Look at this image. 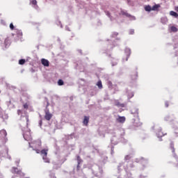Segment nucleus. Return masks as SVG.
Segmentation results:
<instances>
[{"label":"nucleus","instance_id":"1","mask_svg":"<svg viewBox=\"0 0 178 178\" xmlns=\"http://www.w3.org/2000/svg\"><path fill=\"white\" fill-rule=\"evenodd\" d=\"M32 147L33 148H41V140H34L32 142Z\"/></svg>","mask_w":178,"mask_h":178},{"label":"nucleus","instance_id":"2","mask_svg":"<svg viewBox=\"0 0 178 178\" xmlns=\"http://www.w3.org/2000/svg\"><path fill=\"white\" fill-rule=\"evenodd\" d=\"M116 120L118 123H124L126 122V117L118 116Z\"/></svg>","mask_w":178,"mask_h":178},{"label":"nucleus","instance_id":"3","mask_svg":"<svg viewBox=\"0 0 178 178\" xmlns=\"http://www.w3.org/2000/svg\"><path fill=\"white\" fill-rule=\"evenodd\" d=\"M41 63L43 65V66H46V67H48L49 66V61L45 58H42L41 60Z\"/></svg>","mask_w":178,"mask_h":178},{"label":"nucleus","instance_id":"4","mask_svg":"<svg viewBox=\"0 0 178 178\" xmlns=\"http://www.w3.org/2000/svg\"><path fill=\"white\" fill-rule=\"evenodd\" d=\"M44 119L46 120H51V119H52V115L50 113L49 111H46L45 115H44Z\"/></svg>","mask_w":178,"mask_h":178},{"label":"nucleus","instance_id":"5","mask_svg":"<svg viewBox=\"0 0 178 178\" xmlns=\"http://www.w3.org/2000/svg\"><path fill=\"white\" fill-rule=\"evenodd\" d=\"M90 122V117L84 116L83 123L84 126H88V122Z\"/></svg>","mask_w":178,"mask_h":178},{"label":"nucleus","instance_id":"6","mask_svg":"<svg viewBox=\"0 0 178 178\" xmlns=\"http://www.w3.org/2000/svg\"><path fill=\"white\" fill-rule=\"evenodd\" d=\"M125 52L127 54L126 60H129V58H130V55H131V50H130L129 49H127L125 50Z\"/></svg>","mask_w":178,"mask_h":178},{"label":"nucleus","instance_id":"7","mask_svg":"<svg viewBox=\"0 0 178 178\" xmlns=\"http://www.w3.org/2000/svg\"><path fill=\"white\" fill-rule=\"evenodd\" d=\"M156 136L159 138H161V137H163V136H165V134H163L162 130L159 129L156 133Z\"/></svg>","mask_w":178,"mask_h":178},{"label":"nucleus","instance_id":"8","mask_svg":"<svg viewBox=\"0 0 178 178\" xmlns=\"http://www.w3.org/2000/svg\"><path fill=\"white\" fill-rule=\"evenodd\" d=\"M137 77H138L137 72H134L131 75V80H137Z\"/></svg>","mask_w":178,"mask_h":178},{"label":"nucleus","instance_id":"9","mask_svg":"<svg viewBox=\"0 0 178 178\" xmlns=\"http://www.w3.org/2000/svg\"><path fill=\"white\" fill-rule=\"evenodd\" d=\"M41 155H43V156H48V149H42L40 151Z\"/></svg>","mask_w":178,"mask_h":178},{"label":"nucleus","instance_id":"10","mask_svg":"<svg viewBox=\"0 0 178 178\" xmlns=\"http://www.w3.org/2000/svg\"><path fill=\"white\" fill-rule=\"evenodd\" d=\"M161 8V5L159 4H155L154 6H152V10H158Z\"/></svg>","mask_w":178,"mask_h":178},{"label":"nucleus","instance_id":"11","mask_svg":"<svg viewBox=\"0 0 178 178\" xmlns=\"http://www.w3.org/2000/svg\"><path fill=\"white\" fill-rule=\"evenodd\" d=\"M13 173H16L17 175H20V173H22V171L19 170L17 168H13Z\"/></svg>","mask_w":178,"mask_h":178},{"label":"nucleus","instance_id":"12","mask_svg":"<svg viewBox=\"0 0 178 178\" xmlns=\"http://www.w3.org/2000/svg\"><path fill=\"white\" fill-rule=\"evenodd\" d=\"M145 10L146 12H151V10H152V8L151 7V6L148 5V6H145Z\"/></svg>","mask_w":178,"mask_h":178},{"label":"nucleus","instance_id":"13","mask_svg":"<svg viewBox=\"0 0 178 178\" xmlns=\"http://www.w3.org/2000/svg\"><path fill=\"white\" fill-rule=\"evenodd\" d=\"M107 86H108V88H110L111 90H112V88H113V84L112 83V81H107Z\"/></svg>","mask_w":178,"mask_h":178},{"label":"nucleus","instance_id":"14","mask_svg":"<svg viewBox=\"0 0 178 178\" xmlns=\"http://www.w3.org/2000/svg\"><path fill=\"white\" fill-rule=\"evenodd\" d=\"M15 30H16L17 37H22V35H23V33L22 32L21 30H19V29H15Z\"/></svg>","mask_w":178,"mask_h":178},{"label":"nucleus","instance_id":"15","mask_svg":"<svg viewBox=\"0 0 178 178\" xmlns=\"http://www.w3.org/2000/svg\"><path fill=\"white\" fill-rule=\"evenodd\" d=\"M170 15L171 16H174V17H178V14L177 13L175 12V11H170Z\"/></svg>","mask_w":178,"mask_h":178},{"label":"nucleus","instance_id":"16","mask_svg":"<svg viewBox=\"0 0 178 178\" xmlns=\"http://www.w3.org/2000/svg\"><path fill=\"white\" fill-rule=\"evenodd\" d=\"M42 159L44 161L45 163H49V159L47 156H42Z\"/></svg>","mask_w":178,"mask_h":178},{"label":"nucleus","instance_id":"17","mask_svg":"<svg viewBox=\"0 0 178 178\" xmlns=\"http://www.w3.org/2000/svg\"><path fill=\"white\" fill-rule=\"evenodd\" d=\"M76 161H77V163H79V165H80V163H81V162H83V160L81 159V157H80V156H76Z\"/></svg>","mask_w":178,"mask_h":178},{"label":"nucleus","instance_id":"18","mask_svg":"<svg viewBox=\"0 0 178 178\" xmlns=\"http://www.w3.org/2000/svg\"><path fill=\"white\" fill-rule=\"evenodd\" d=\"M170 148H171V151H172V154H174V155H176V154H175V145H173V144H171V145H170Z\"/></svg>","mask_w":178,"mask_h":178},{"label":"nucleus","instance_id":"19","mask_svg":"<svg viewBox=\"0 0 178 178\" xmlns=\"http://www.w3.org/2000/svg\"><path fill=\"white\" fill-rule=\"evenodd\" d=\"M97 87L99 88H102V81H99L98 82H97Z\"/></svg>","mask_w":178,"mask_h":178},{"label":"nucleus","instance_id":"20","mask_svg":"<svg viewBox=\"0 0 178 178\" xmlns=\"http://www.w3.org/2000/svg\"><path fill=\"white\" fill-rule=\"evenodd\" d=\"M63 84H65V82H63V80L59 79V80L58 81V86H63Z\"/></svg>","mask_w":178,"mask_h":178},{"label":"nucleus","instance_id":"21","mask_svg":"<svg viewBox=\"0 0 178 178\" xmlns=\"http://www.w3.org/2000/svg\"><path fill=\"white\" fill-rule=\"evenodd\" d=\"M178 29L176 28V26H171V31H173V33H177Z\"/></svg>","mask_w":178,"mask_h":178},{"label":"nucleus","instance_id":"22","mask_svg":"<svg viewBox=\"0 0 178 178\" xmlns=\"http://www.w3.org/2000/svg\"><path fill=\"white\" fill-rule=\"evenodd\" d=\"M25 63H26V60H24V59H21L19 60V65H24Z\"/></svg>","mask_w":178,"mask_h":178},{"label":"nucleus","instance_id":"23","mask_svg":"<svg viewBox=\"0 0 178 178\" xmlns=\"http://www.w3.org/2000/svg\"><path fill=\"white\" fill-rule=\"evenodd\" d=\"M125 161H130V159H131V156H130V155H127L124 157Z\"/></svg>","mask_w":178,"mask_h":178},{"label":"nucleus","instance_id":"24","mask_svg":"<svg viewBox=\"0 0 178 178\" xmlns=\"http://www.w3.org/2000/svg\"><path fill=\"white\" fill-rule=\"evenodd\" d=\"M31 5H34V6H35V5H37V0L31 1Z\"/></svg>","mask_w":178,"mask_h":178},{"label":"nucleus","instance_id":"25","mask_svg":"<svg viewBox=\"0 0 178 178\" xmlns=\"http://www.w3.org/2000/svg\"><path fill=\"white\" fill-rule=\"evenodd\" d=\"M25 119L26 120V126H29V115H26Z\"/></svg>","mask_w":178,"mask_h":178},{"label":"nucleus","instance_id":"26","mask_svg":"<svg viewBox=\"0 0 178 178\" xmlns=\"http://www.w3.org/2000/svg\"><path fill=\"white\" fill-rule=\"evenodd\" d=\"M10 30H15V26H13V23L10 24Z\"/></svg>","mask_w":178,"mask_h":178},{"label":"nucleus","instance_id":"27","mask_svg":"<svg viewBox=\"0 0 178 178\" xmlns=\"http://www.w3.org/2000/svg\"><path fill=\"white\" fill-rule=\"evenodd\" d=\"M1 133H2L3 135H4V136L5 137H6V136H7V133H6V130H2V131H1Z\"/></svg>","mask_w":178,"mask_h":178},{"label":"nucleus","instance_id":"28","mask_svg":"<svg viewBox=\"0 0 178 178\" xmlns=\"http://www.w3.org/2000/svg\"><path fill=\"white\" fill-rule=\"evenodd\" d=\"M23 106L24 109H29V104H27V103L24 104Z\"/></svg>","mask_w":178,"mask_h":178},{"label":"nucleus","instance_id":"29","mask_svg":"<svg viewBox=\"0 0 178 178\" xmlns=\"http://www.w3.org/2000/svg\"><path fill=\"white\" fill-rule=\"evenodd\" d=\"M50 178H56V175H55V173L50 174Z\"/></svg>","mask_w":178,"mask_h":178},{"label":"nucleus","instance_id":"30","mask_svg":"<svg viewBox=\"0 0 178 178\" xmlns=\"http://www.w3.org/2000/svg\"><path fill=\"white\" fill-rule=\"evenodd\" d=\"M34 151H35L36 154H40V152H41V151L38 149V148H35Z\"/></svg>","mask_w":178,"mask_h":178},{"label":"nucleus","instance_id":"31","mask_svg":"<svg viewBox=\"0 0 178 178\" xmlns=\"http://www.w3.org/2000/svg\"><path fill=\"white\" fill-rule=\"evenodd\" d=\"M165 108H168L169 106V102H165Z\"/></svg>","mask_w":178,"mask_h":178},{"label":"nucleus","instance_id":"32","mask_svg":"<svg viewBox=\"0 0 178 178\" xmlns=\"http://www.w3.org/2000/svg\"><path fill=\"white\" fill-rule=\"evenodd\" d=\"M76 170L79 171L80 170V164H77V166H76Z\"/></svg>","mask_w":178,"mask_h":178},{"label":"nucleus","instance_id":"33","mask_svg":"<svg viewBox=\"0 0 178 178\" xmlns=\"http://www.w3.org/2000/svg\"><path fill=\"white\" fill-rule=\"evenodd\" d=\"M23 136H24V138H25V139L28 138L27 135H26V134H24Z\"/></svg>","mask_w":178,"mask_h":178},{"label":"nucleus","instance_id":"34","mask_svg":"<svg viewBox=\"0 0 178 178\" xmlns=\"http://www.w3.org/2000/svg\"><path fill=\"white\" fill-rule=\"evenodd\" d=\"M116 65H118V63H115L114 64H112V66H116Z\"/></svg>","mask_w":178,"mask_h":178},{"label":"nucleus","instance_id":"35","mask_svg":"<svg viewBox=\"0 0 178 178\" xmlns=\"http://www.w3.org/2000/svg\"><path fill=\"white\" fill-rule=\"evenodd\" d=\"M176 12H178V6L175 7Z\"/></svg>","mask_w":178,"mask_h":178},{"label":"nucleus","instance_id":"36","mask_svg":"<svg viewBox=\"0 0 178 178\" xmlns=\"http://www.w3.org/2000/svg\"><path fill=\"white\" fill-rule=\"evenodd\" d=\"M130 34H134V31H131Z\"/></svg>","mask_w":178,"mask_h":178},{"label":"nucleus","instance_id":"37","mask_svg":"<svg viewBox=\"0 0 178 178\" xmlns=\"http://www.w3.org/2000/svg\"><path fill=\"white\" fill-rule=\"evenodd\" d=\"M140 159H141V161H145L144 158H143V157Z\"/></svg>","mask_w":178,"mask_h":178},{"label":"nucleus","instance_id":"38","mask_svg":"<svg viewBox=\"0 0 178 178\" xmlns=\"http://www.w3.org/2000/svg\"><path fill=\"white\" fill-rule=\"evenodd\" d=\"M28 134L30 136V132H28Z\"/></svg>","mask_w":178,"mask_h":178}]
</instances>
